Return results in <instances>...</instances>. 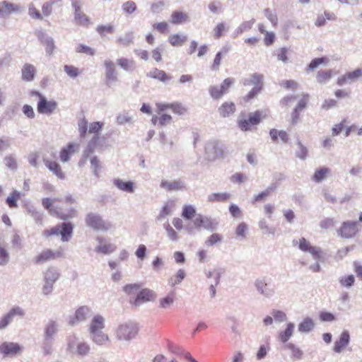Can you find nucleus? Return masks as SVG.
<instances>
[{
  "instance_id": "f257e3e1",
  "label": "nucleus",
  "mask_w": 362,
  "mask_h": 362,
  "mask_svg": "<svg viewBox=\"0 0 362 362\" xmlns=\"http://www.w3.org/2000/svg\"><path fill=\"white\" fill-rule=\"evenodd\" d=\"M56 201H58V199L44 198L42 200V204L50 215L56 216L59 219L66 220L74 216L75 211L74 209L63 211L62 209L55 207L54 204Z\"/></svg>"
},
{
  "instance_id": "f03ea898",
  "label": "nucleus",
  "mask_w": 362,
  "mask_h": 362,
  "mask_svg": "<svg viewBox=\"0 0 362 362\" xmlns=\"http://www.w3.org/2000/svg\"><path fill=\"white\" fill-rule=\"evenodd\" d=\"M139 332V327L133 322H125L119 325L115 330L116 337L119 340L129 341L134 338Z\"/></svg>"
},
{
  "instance_id": "7ed1b4c3",
  "label": "nucleus",
  "mask_w": 362,
  "mask_h": 362,
  "mask_svg": "<svg viewBox=\"0 0 362 362\" xmlns=\"http://www.w3.org/2000/svg\"><path fill=\"white\" fill-rule=\"evenodd\" d=\"M74 10V21L77 25L88 27L90 23V18L83 12V4L80 0H70Z\"/></svg>"
},
{
  "instance_id": "20e7f679",
  "label": "nucleus",
  "mask_w": 362,
  "mask_h": 362,
  "mask_svg": "<svg viewBox=\"0 0 362 362\" xmlns=\"http://www.w3.org/2000/svg\"><path fill=\"white\" fill-rule=\"evenodd\" d=\"M64 257V253L62 249L52 250L51 249H46L37 254L33 261L36 264H42L47 262L54 261Z\"/></svg>"
},
{
  "instance_id": "39448f33",
  "label": "nucleus",
  "mask_w": 362,
  "mask_h": 362,
  "mask_svg": "<svg viewBox=\"0 0 362 362\" xmlns=\"http://www.w3.org/2000/svg\"><path fill=\"white\" fill-rule=\"evenodd\" d=\"M60 274L54 267H49L44 273L45 284L42 291L45 295L49 294L53 289L54 284L59 279Z\"/></svg>"
},
{
  "instance_id": "423d86ee",
  "label": "nucleus",
  "mask_w": 362,
  "mask_h": 362,
  "mask_svg": "<svg viewBox=\"0 0 362 362\" xmlns=\"http://www.w3.org/2000/svg\"><path fill=\"white\" fill-rule=\"evenodd\" d=\"M86 225L97 230H107L110 225L105 223L102 217L98 214L90 213L86 218Z\"/></svg>"
},
{
  "instance_id": "0eeeda50",
  "label": "nucleus",
  "mask_w": 362,
  "mask_h": 362,
  "mask_svg": "<svg viewBox=\"0 0 362 362\" xmlns=\"http://www.w3.org/2000/svg\"><path fill=\"white\" fill-rule=\"evenodd\" d=\"M90 308L86 305H83L77 308L73 315L69 318L68 323L71 326H74L81 322H84L90 314Z\"/></svg>"
},
{
  "instance_id": "6e6552de",
  "label": "nucleus",
  "mask_w": 362,
  "mask_h": 362,
  "mask_svg": "<svg viewBox=\"0 0 362 362\" xmlns=\"http://www.w3.org/2000/svg\"><path fill=\"white\" fill-rule=\"evenodd\" d=\"M35 35L40 43L45 47L46 54L49 56L52 55L55 49L54 39L42 30L35 31Z\"/></svg>"
},
{
  "instance_id": "1a4fd4ad",
  "label": "nucleus",
  "mask_w": 362,
  "mask_h": 362,
  "mask_svg": "<svg viewBox=\"0 0 362 362\" xmlns=\"http://www.w3.org/2000/svg\"><path fill=\"white\" fill-rule=\"evenodd\" d=\"M264 78L262 74L255 73L244 79L243 83L245 86L252 87L251 90H262L264 88Z\"/></svg>"
},
{
  "instance_id": "9d476101",
  "label": "nucleus",
  "mask_w": 362,
  "mask_h": 362,
  "mask_svg": "<svg viewBox=\"0 0 362 362\" xmlns=\"http://www.w3.org/2000/svg\"><path fill=\"white\" fill-rule=\"evenodd\" d=\"M358 232L357 223L356 221L344 222L338 230V234L344 238L354 237Z\"/></svg>"
},
{
  "instance_id": "9b49d317",
  "label": "nucleus",
  "mask_w": 362,
  "mask_h": 362,
  "mask_svg": "<svg viewBox=\"0 0 362 362\" xmlns=\"http://www.w3.org/2000/svg\"><path fill=\"white\" fill-rule=\"evenodd\" d=\"M21 351L22 347L18 343L5 341L0 344V353L4 356H13Z\"/></svg>"
},
{
  "instance_id": "f8f14e48",
  "label": "nucleus",
  "mask_w": 362,
  "mask_h": 362,
  "mask_svg": "<svg viewBox=\"0 0 362 362\" xmlns=\"http://www.w3.org/2000/svg\"><path fill=\"white\" fill-rule=\"evenodd\" d=\"M156 297L155 292L149 288L141 289L137 294L136 297L131 300L134 305H139L141 303L153 300Z\"/></svg>"
},
{
  "instance_id": "ddd939ff",
  "label": "nucleus",
  "mask_w": 362,
  "mask_h": 362,
  "mask_svg": "<svg viewBox=\"0 0 362 362\" xmlns=\"http://www.w3.org/2000/svg\"><path fill=\"white\" fill-rule=\"evenodd\" d=\"M362 75V70L356 69L353 71L347 72L345 74L339 76L337 79V85L343 86L353 82L356 81Z\"/></svg>"
},
{
  "instance_id": "4468645a",
  "label": "nucleus",
  "mask_w": 362,
  "mask_h": 362,
  "mask_svg": "<svg viewBox=\"0 0 362 362\" xmlns=\"http://www.w3.org/2000/svg\"><path fill=\"white\" fill-rule=\"evenodd\" d=\"M104 66L106 83L109 86L115 83L117 81V76L114 63L110 59H106Z\"/></svg>"
},
{
  "instance_id": "2eb2a0df",
  "label": "nucleus",
  "mask_w": 362,
  "mask_h": 362,
  "mask_svg": "<svg viewBox=\"0 0 362 362\" xmlns=\"http://www.w3.org/2000/svg\"><path fill=\"white\" fill-rule=\"evenodd\" d=\"M22 8L21 6L11 3L8 1H3L0 2V18H5L12 13H17L21 12Z\"/></svg>"
},
{
  "instance_id": "dca6fc26",
  "label": "nucleus",
  "mask_w": 362,
  "mask_h": 362,
  "mask_svg": "<svg viewBox=\"0 0 362 362\" xmlns=\"http://www.w3.org/2000/svg\"><path fill=\"white\" fill-rule=\"evenodd\" d=\"M298 247L303 252H308L313 255L315 259H320L321 257V250L315 246H313L306 240L305 238H301L298 241Z\"/></svg>"
},
{
  "instance_id": "f3484780",
  "label": "nucleus",
  "mask_w": 362,
  "mask_h": 362,
  "mask_svg": "<svg viewBox=\"0 0 362 362\" xmlns=\"http://www.w3.org/2000/svg\"><path fill=\"white\" fill-rule=\"evenodd\" d=\"M205 151L209 160H216L223 158L224 156L223 150L218 146L217 142L208 144L205 148Z\"/></svg>"
},
{
  "instance_id": "a211bd4d",
  "label": "nucleus",
  "mask_w": 362,
  "mask_h": 362,
  "mask_svg": "<svg viewBox=\"0 0 362 362\" xmlns=\"http://www.w3.org/2000/svg\"><path fill=\"white\" fill-rule=\"evenodd\" d=\"M350 335L347 330L343 331L339 339L334 342L333 350L336 353H341L349 345Z\"/></svg>"
},
{
  "instance_id": "6ab92c4d",
  "label": "nucleus",
  "mask_w": 362,
  "mask_h": 362,
  "mask_svg": "<svg viewBox=\"0 0 362 362\" xmlns=\"http://www.w3.org/2000/svg\"><path fill=\"white\" fill-rule=\"evenodd\" d=\"M57 104L54 101H48L44 97H40L37 104V111L42 114H50L56 108Z\"/></svg>"
},
{
  "instance_id": "aec40b11",
  "label": "nucleus",
  "mask_w": 362,
  "mask_h": 362,
  "mask_svg": "<svg viewBox=\"0 0 362 362\" xmlns=\"http://www.w3.org/2000/svg\"><path fill=\"white\" fill-rule=\"evenodd\" d=\"M105 141V138L100 135H93L92 139L89 141L86 149L85 151V154L88 156L94 152V151L98 147H102L103 145V142Z\"/></svg>"
},
{
  "instance_id": "412c9836",
  "label": "nucleus",
  "mask_w": 362,
  "mask_h": 362,
  "mask_svg": "<svg viewBox=\"0 0 362 362\" xmlns=\"http://www.w3.org/2000/svg\"><path fill=\"white\" fill-rule=\"evenodd\" d=\"M105 328V318L100 315H95L92 318L89 325V332L90 334L101 332Z\"/></svg>"
},
{
  "instance_id": "4be33fe9",
  "label": "nucleus",
  "mask_w": 362,
  "mask_h": 362,
  "mask_svg": "<svg viewBox=\"0 0 362 362\" xmlns=\"http://www.w3.org/2000/svg\"><path fill=\"white\" fill-rule=\"evenodd\" d=\"M173 118L170 115L165 113H157L151 118V122L154 126L163 127L171 124Z\"/></svg>"
},
{
  "instance_id": "5701e85b",
  "label": "nucleus",
  "mask_w": 362,
  "mask_h": 362,
  "mask_svg": "<svg viewBox=\"0 0 362 362\" xmlns=\"http://www.w3.org/2000/svg\"><path fill=\"white\" fill-rule=\"evenodd\" d=\"M36 74L35 67L30 64H25L21 69V78L24 81L30 82L34 80Z\"/></svg>"
},
{
  "instance_id": "b1692460",
  "label": "nucleus",
  "mask_w": 362,
  "mask_h": 362,
  "mask_svg": "<svg viewBox=\"0 0 362 362\" xmlns=\"http://www.w3.org/2000/svg\"><path fill=\"white\" fill-rule=\"evenodd\" d=\"M189 15L180 11H174L170 16V22L174 25H180L184 23L189 22Z\"/></svg>"
},
{
  "instance_id": "393cba45",
  "label": "nucleus",
  "mask_w": 362,
  "mask_h": 362,
  "mask_svg": "<svg viewBox=\"0 0 362 362\" xmlns=\"http://www.w3.org/2000/svg\"><path fill=\"white\" fill-rule=\"evenodd\" d=\"M23 315V313L20 308L17 307V308H12L9 311V313L0 320V329L6 327L9 324V322L11 321L12 318L15 315Z\"/></svg>"
},
{
  "instance_id": "a878e982",
  "label": "nucleus",
  "mask_w": 362,
  "mask_h": 362,
  "mask_svg": "<svg viewBox=\"0 0 362 362\" xmlns=\"http://www.w3.org/2000/svg\"><path fill=\"white\" fill-rule=\"evenodd\" d=\"M269 135L271 136L272 140L274 142L278 141V138L281 139V141L284 143H288L289 140L288 133L284 130H277L276 129H272L269 131Z\"/></svg>"
},
{
  "instance_id": "bb28decb",
  "label": "nucleus",
  "mask_w": 362,
  "mask_h": 362,
  "mask_svg": "<svg viewBox=\"0 0 362 362\" xmlns=\"http://www.w3.org/2000/svg\"><path fill=\"white\" fill-rule=\"evenodd\" d=\"M76 147V145L69 143L65 148L60 151V160L62 162H67L69 160L70 156L75 153Z\"/></svg>"
},
{
  "instance_id": "cd10ccee",
  "label": "nucleus",
  "mask_w": 362,
  "mask_h": 362,
  "mask_svg": "<svg viewBox=\"0 0 362 362\" xmlns=\"http://www.w3.org/2000/svg\"><path fill=\"white\" fill-rule=\"evenodd\" d=\"M91 334V340L98 346H103L110 341L109 336L103 332H98Z\"/></svg>"
},
{
  "instance_id": "c85d7f7f",
  "label": "nucleus",
  "mask_w": 362,
  "mask_h": 362,
  "mask_svg": "<svg viewBox=\"0 0 362 362\" xmlns=\"http://www.w3.org/2000/svg\"><path fill=\"white\" fill-rule=\"evenodd\" d=\"M44 163L46 167L59 178L63 179L64 177V175L62 170V168L57 162L49 160H44Z\"/></svg>"
},
{
  "instance_id": "c756f323",
  "label": "nucleus",
  "mask_w": 362,
  "mask_h": 362,
  "mask_svg": "<svg viewBox=\"0 0 362 362\" xmlns=\"http://www.w3.org/2000/svg\"><path fill=\"white\" fill-rule=\"evenodd\" d=\"M73 226L70 223H63L59 225V234L62 236V241H68L71 236Z\"/></svg>"
},
{
  "instance_id": "7c9ffc66",
  "label": "nucleus",
  "mask_w": 362,
  "mask_h": 362,
  "mask_svg": "<svg viewBox=\"0 0 362 362\" xmlns=\"http://www.w3.org/2000/svg\"><path fill=\"white\" fill-rule=\"evenodd\" d=\"M329 59L325 57L315 58L310 62V63L306 67V73L309 74L310 71H313V70L317 69L320 65H327L329 63Z\"/></svg>"
},
{
  "instance_id": "2f4dec72",
  "label": "nucleus",
  "mask_w": 362,
  "mask_h": 362,
  "mask_svg": "<svg viewBox=\"0 0 362 362\" xmlns=\"http://www.w3.org/2000/svg\"><path fill=\"white\" fill-rule=\"evenodd\" d=\"M117 64L128 72H132L136 67L135 62L127 58H120L117 60Z\"/></svg>"
},
{
  "instance_id": "473e14b6",
  "label": "nucleus",
  "mask_w": 362,
  "mask_h": 362,
  "mask_svg": "<svg viewBox=\"0 0 362 362\" xmlns=\"http://www.w3.org/2000/svg\"><path fill=\"white\" fill-rule=\"evenodd\" d=\"M307 104V101L305 99H303L299 101L298 105L294 109L293 112L291 114V124H296L300 117V112L305 107Z\"/></svg>"
},
{
  "instance_id": "72a5a7b5",
  "label": "nucleus",
  "mask_w": 362,
  "mask_h": 362,
  "mask_svg": "<svg viewBox=\"0 0 362 362\" xmlns=\"http://www.w3.org/2000/svg\"><path fill=\"white\" fill-rule=\"evenodd\" d=\"M333 76V71L331 69L329 70H320L317 72L316 76V81L320 83L325 84L329 81Z\"/></svg>"
},
{
  "instance_id": "f704fd0d",
  "label": "nucleus",
  "mask_w": 362,
  "mask_h": 362,
  "mask_svg": "<svg viewBox=\"0 0 362 362\" xmlns=\"http://www.w3.org/2000/svg\"><path fill=\"white\" fill-rule=\"evenodd\" d=\"M160 186L168 191L180 190L183 187V185L180 180H175L173 182L163 181L160 183Z\"/></svg>"
},
{
  "instance_id": "c9c22d12",
  "label": "nucleus",
  "mask_w": 362,
  "mask_h": 362,
  "mask_svg": "<svg viewBox=\"0 0 362 362\" xmlns=\"http://www.w3.org/2000/svg\"><path fill=\"white\" fill-rule=\"evenodd\" d=\"M98 240L100 245L96 247V251L98 252H101L103 254L107 255L115 250L116 246L115 245L110 243H105L104 244H102L103 241L101 238H99Z\"/></svg>"
},
{
  "instance_id": "e433bc0d",
  "label": "nucleus",
  "mask_w": 362,
  "mask_h": 362,
  "mask_svg": "<svg viewBox=\"0 0 362 362\" xmlns=\"http://www.w3.org/2000/svg\"><path fill=\"white\" fill-rule=\"evenodd\" d=\"M230 198V194L226 192L224 193H213L208 197L210 202H226Z\"/></svg>"
},
{
  "instance_id": "4c0bfd02",
  "label": "nucleus",
  "mask_w": 362,
  "mask_h": 362,
  "mask_svg": "<svg viewBox=\"0 0 362 362\" xmlns=\"http://www.w3.org/2000/svg\"><path fill=\"white\" fill-rule=\"evenodd\" d=\"M114 183L117 188L122 191L127 192H132L134 191V183L131 181L124 182L117 179L114 181Z\"/></svg>"
},
{
  "instance_id": "58836bf2",
  "label": "nucleus",
  "mask_w": 362,
  "mask_h": 362,
  "mask_svg": "<svg viewBox=\"0 0 362 362\" xmlns=\"http://www.w3.org/2000/svg\"><path fill=\"white\" fill-rule=\"evenodd\" d=\"M148 75L151 78L158 79L163 82H165L170 79V77L168 76L164 71L159 70L158 69H154L152 71H151Z\"/></svg>"
},
{
  "instance_id": "ea45409f",
  "label": "nucleus",
  "mask_w": 362,
  "mask_h": 362,
  "mask_svg": "<svg viewBox=\"0 0 362 362\" xmlns=\"http://www.w3.org/2000/svg\"><path fill=\"white\" fill-rule=\"evenodd\" d=\"M330 173V170L327 168H321L317 170L313 176V180L316 182H320L323 180Z\"/></svg>"
},
{
  "instance_id": "a19ab883",
  "label": "nucleus",
  "mask_w": 362,
  "mask_h": 362,
  "mask_svg": "<svg viewBox=\"0 0 362 362\" xmlns=\"http://www.w3.org/2000/svg\"><path fill=\"white\" fill-rule=\"evenodd\" d=\"M293 329H294V325L291 322L288 323L287 325V327L285 329V331L283 332H281L279 334V339L284 343L286 342L290 339V337L292 336L293 332Z\"/></svg>"
},
{
  "instance_id": "79ce46f5",
  "label": "nucleus",
  "mask_w": 362,
  "mask_h": 362,
  "mask_svg": "<svg viewBox=\"0 0 362 362\" xmlns=\"http://www.w3.org/2000/svg\"><path fill=\"white\" fill-rule=\"evenodd\" d=\"M21 198V193L17 190H13L6 199V203L10 208L17 206V201Z\"/></svg>"
},
{
  "instance_id": "37998d69",
  "label": "nucleus",
  "mask_w": 362,
  "mask_h": 362,
  "mask_svg": "<svg viewBox=\"0 0 362 362\" xmlns=\"http://www.w3.org/2000/svg\"><path fill=\"white\" fill-rule=\"evenodd\" d=\"M90 351V346L88 343L79 342L76 346L75 353L80 356H84L88 355Z\"/></svg>"
},
{
  "instance_id": "c03bdc74",
  "label": "nucleus",
  "mask_w": 362,
  "mask_h": 362,
  "mask_svg": "<svg viewBox=\"0 0 362 362\" xmlns=\"http://www.w3.org/2000/svg\"><path fill=\"white\" fill-rule=\"evenodd\" d=\"M235 108L233 103H226L220 107L219 112L221 116L226 117L233 114L235 112Z\"/></svg>"
},
{
  "instance_id": "a18cd8bd",
  "label": "nucleus",
  "mask_w": 362,
  "mask_h": 362,
  "mask_svg": "<svg viewBox=\"0 0 362 362\" xmlns=\"http://www.w3.org/2000/svg\"><path fill=\"white\" fill-rule=\"evenodd\" d=\"M187 39V37L185 35L175 34L170 35L168 38V40L173 46H181L184 44Z\"/></svg>"
},
{
  "instance_id": "49530a36",
  "label": "nucleus",
  "mask_w": 362,
  "mask_h": 362,
  "mask_svg": "<svg viewBox=\"0 0 362 362\" xmlns=\"http://www.w3.org/2000/svg\"><path fill=\"white\" fill-rule=\"evenodd\" d=\"M134 33L133 32H128L125 33L124 37H119L117 40V42L124 45V46H129V45L132 44L134 42Z\"/></svg>"
},
{
  "instance_id": "de8ad7c7",
  "label": "nucleus",
  "mask_w": 362,
  "mask_h": 362,
  "mask_svg": "<svg viewBox=\"0 0 362 362\" xmlns=\"http://www.w3.org/2000/svg\"><path fill=\"white\" fill-rule=\"evenodd\" d=\"M313 321L310 318H305L299 325L298 330L301 332H308L313 329Z\"/></svg>"
},
{
  "instance_id": "09e8293b",
  "label": "nucleus",
  "mask_w": 362,
  "mask_h": 362,
  "mask_svg": "<svg viewBox=\"0 0 362 362\" xmlns=\"http://www.w3.org/2000/svg\"><path fill=\"white\" fill-rule=\"evenodd\" d=\"M185 272L183 269H179L175 276L171 277L168 283L170 286H175L176 284H180L185 278Z\"/></svg>"
},
{
  "instance_id": "8fccbe9b",
  "label": "nucleus",
  "mask_w": 362,
  "mask_h": 362,
  "mask_svg": "<svg viewBox=\"0 0 362 362\" xmlns=\"http://www.w3.org/2000/svg\"><path fill=\"white\" fill-rule=\"evenodd\" d=\"M103 122H94L90 124L88 127V133L93 135H100V132L103 127Z\"/></svg>"
},
{
  "instance_id": "3c124183",
  "label": "nucleus",
  "mask_w": 362,
  "mask_h": 362,
  "mask_svg": "<svg viewBox=\"0 0 362 362\" xmlns=\"http://www.w3.org/2000/svg\"><path fill=\"white\" fill-rule=\"evenodd\" d=\"M196 214V209L192 205H185L183 207L182 216L186 219H192Z\"/></svg>"
},
{
  "instance_id": "603ef678",
  "label": "nucleus",
  "mask_w": 362,
  "mask_h": 362,
  "mask_svg": "<svg viewBox=\"0 0 362 362\" xmlns=\"http://www.w3.org/2000/svg\"><path fill=\"white\" fill-rule=\"evenodd\" d=\"M175 300V293H171L166 297L162 298L159 300L160 306L163 308H165L171 305Z\"/></svg>"
},
{
  "instance_id": "864d4df0",
  "label": "nucleus",
  "mask_w": 362,
  "mask_h": 362,
  "mask_svg": "<svg viewBox=\"0 0 362 362\" xmlns=\"http://www.w3.org/2000/svg\"><path fill=\"white\" fill-rule=\"evenodd\" d=\"M57 324L54 321L49 322L45 328V337L47 339H50L53 337V335L57 332Z\"/></svg>"
},
{
  "instance_id": "5fc2aeb1",
  "label": "nucleus",
  "mask_w": 362,
  "mask_h": 362,
  "mask_svg": "<svg viewBox=\"0 0 362 362\" xmlns=\"http://www.w3.org/2000/svg\"><path fill=\"white\" fill-rule=\"evenodd\" d=\"M264 13L267 18L272 23L273 26H276L278 24V18L275 12L271 11L269 8H265Z\"/></svg>"
},
{
  "instance_id": "6e6d98bb",
  "label": "nucleus",
  "mask_w": 362,
  "mask_h": 362,
  "mask_svg": "<svg viewBox=\"0 0 362 362\" xmlns=\"http://www.w3.org/2000/svg\"><path fill=\"white\" fill-rule=\"evenodd\" d=\"M286 348L290 349L292 352V357L294 358V359H300L303 356V351L298 348V347H296L293 344H288L286 345Z\"/></svg>"
},
{
  "instance_id": "4d7b16f0",
  "label": "nucleus",
  "mask_w": 362,
  "mask_h": 362,
  "mask_svg": "<svg viewBox=\"0 0 362 362\" xmlns=\"http://www.w3.org/2000/svg\"><path fill=\"white\" fill-rule=\"evenodd\" d=\"M122 8L127 14H132L136 10V5L133 1H127L122 4Z\"/></svg>"
},
{
  "instance_id": "13d9d810",
  "label": "nucleus",
  "mask_w": 362,
  "mask_h": 362,
  "mask_svg": "<svg viewBox=\"0 0 362 362\" xmlns=\"http://www.w3.org/2000/svg\"><path fill=\"white\" fill-rule=\"evenodd\" d=\"M255 22V19L252 18L248 21H245L243 23H241L236 30L237 34L243 33V32L251 29Z\"/></svg>"
},
{
  "instance_id": "bf43d9fd",
  "label": "nucleus",
  "mask_w": 362,
  "mask_h": 362,
  "mask_svg": "<svg viewBox=\"0 0 362 362\" xmlns=\"http://www.w3.org/2000/svg\"><path fill=\"white\" fill-rule=\"evenodd\" d=\"M96 30L100 35H104L105 33H113L115 31L114 26L108 25H99L96 28Z\"/></svg>"
},
{
  "instance_id": "052dcab7",
  "label": "nucleus",
  "mask_w": 362,
  "mask_h": 362,
  "mask_svg": "<svg viewBox=\"0 0 362 362\" xmlns=\"http://www.w3.org/2000/svg\"><path fill=\"white\" fill-rule=\"evenodd\" d=\"M354 282L355 278L352 274L343 276L339 279L340 284L344 287H350L354 285Z\"/></svg>"
},
{
  "instance_id": "680f3d73",
  "label": "nucleus",
  "mask_w": 362,
  "mask_h": 362,
  "mask_svg": "<svg viewBox=\"0 0 362 362\" xmlns=\"http://www.w3.org/2000/svg\"><path fill=\"white\" fill-rule=\"evenodd\" d=\"M90 164H91V168L93 169V173L96 176H98L99 172L101 169V165H100V160L96 156H93L90 159Z\"/></svg>"
},
{
  "instance_id": "e2e57ef3",
  "label": "nucleus",
  "mask_w": 362,
  "mask_h": 362,
  "mask_svg": "<svg viewBox=\"0 0 362 362\" xmlns=\"http://www.w3.org/2000/svg\"><path fill=\"white\" fill-rule=\"evenodd\" d=\"M238 126L242 131L250 130L252 125H251V120L248 119H240L238 120Z\"/></svg>"
},
{
  "instance_id": "0e129e2a",
  "label": "nucleus",
  "mask_w": 362,
  "mask_h": 362,
  "mask_svg": "<svg viewBox=\"0 0 362 362\" xmlns=\"http://www.w3.org/2000/svg\"><path fill=\"white\" fill-rule=\"evenodd\" d=\"M247 230V225L245 223L242 222L237 226L235 229V234L239 237L245 238Z\"/></svg>"
},
{
  "instance_id": "69168bd1",
  "label": "nucleus",
  "mask_w": 362,
  "mask_h": 362,
  "mask_svg": "<svg viewBox=\"0 0 362 362\" xmlns=\"http://www.w3.org/2000/svg\"><path fill=\"white\" fill-rule=\"evenodd\" d=\"M249 119L251 120V125H257L262 119V114L259 111L252 112L249 115Z\"/></svg>"
},
{
  "instance_id": "338daca9",
  "label": "nucleus",
  "mask_w": 362,
  "mask_h": 362,
  "mask_svg": "<svg viewBox=\"0 0 362 362\" xmlns=\"http://www.w3.org/2000/svg\"><path fill=\"white\" fill-rule=\"evenodd\" d=\"M66 74L71 78H75L78 75V69L71 65H65L64 67Z\"/></svg>"
},
{
  "instance_id": "774afa93",
  "label": "nucleus",
  "mask_w": 362,
  "mask_h": 362,
  "mask_svg": "<svg viewBox=\"0 0 362 362\" xmlns=\"http://www.w3.org/2000/svg\"><path fill=\"white\" fill-rule=\"evenodd\" d=\"M173 112L177 115H184L187 112V109L180 103H173L171 105Z\"/></svg>"
}]
</instances>
